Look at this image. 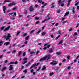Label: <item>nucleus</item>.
Instances as JSON below:
<instances>
[{
	"mask_svg": "<svg viewBox=\"0 0 79 79\" xmlns=\"http://www.w3.org/2000/svg\"><path fill=\"white\" fill-rule=\"evenodd\" d=\"M61 34V31L60 30H59L58 34Z\"/></svg>",
	"mask_w": 79,
	"mask_h": 79,
	"instance_id": "27",
	"label": "nucleus"
},
{
	"mask_svg": "<svg viewBox=\"0 0 79 79\" xmlns=\"http://www.w3.org/2000/svg\"><path fill=\"white\" fill-rule=\"evenodd\" d=\"M50 14H49L47 15V17H48V19H46L44 20H43V21L42 22V23H44L45 22V21H47V20H49L50 19Z\"/></svg>",
	"mask_w": 79,
	"mask_h": 79,
	"instance_id": "2",
	"label": "nucleus"
},
{
	"mask_svg": "<svg viewBox=\"0 0 79 79\" xmlns=\"http://www.w3.org/2000/svg\"><path fill=\"white\" fill-rule=\"evenodd\" d=\"M56 61H53V62H51L50 63V64H52V65H56V64H57V63L56 62ZM56 62V63H55Z\"/></svg>",
	"mask_w": 79,
	"mask_h": 79,
	"instance_id": "6",
	"label": "nucleus"
},
{
	"mask_svg": "<svg viewBox=\"0 0 79 79\" xmlns=\"http://www.w3.org/2000/svg\"><path fill=\"white\" fill-rule=\"evenodd\" d=\"M30 53V54H33V53H34V51H31Z\"/></svg>",
	"mask_w": 79,
	"mask_h": 79,
	"instance_id": "42",
	"label": "nucleus"
},
{
	"mask_svg": "<svg viewBox=\"0 0 79 79\" xmlns=\"http://www.w3.org/2000/svg\"><path fill=\"white\" fill-rule=\"evenodd\" d=\"M3 41H2V40L0 41V46H2L3 45Z\"/></svg>",
	"mask_w": 79,
	"mask_h": 79,
	"instance_id": "20",
	"label": "nucleus"
},
{
	"mask_svg": "<svg viewBox=\"0 0 79 79\" xmlns=\"http://www.w3.org/2000/svg\"><path fill=\"white\" fill-rule=\"evenodd\" d=\"M14 71H15L14 70H13L12 71L10 72V74H13V73H14Z\"/></svg>",
	"mask_w": 79,
	"mask_h": 79,
	"instance_id": "46",
	"label": "nucleus"
},
{
	"mask_svg": "<svg viewBox=\"0 0 79 79\" xmlns=\"http://www.w3.org/2000/svg\"><path fill=\"white\" fill-rule=\"evenodd\" d=\"M55 8V6L52 5L51 7V8Z\"/></svg>",
	"mask_w": 79,
	"mask_h": 79,
	"instance_id": "52",
	"label": "nucleus"
},
{
	"mask_svg": "<svg viewBox=\"0 0 79 79\" xmlns=\"http://www.w3.org/2000/svg\"><path fill=\"white\" fill-rule=\"evenodd\" d=\"M29 10L30 12H33V11H34V9L33 8V6H31L29 7Z\"/></svg>",
	"mask_w": 79,
	"mask_h": 79,
	"instance_id": "4",
	"label": "nucleus"
},
{
	"mask_svg": "<svg viewBox=\"0 0 79 79\" xmlns=\"http://www.w3.org/2000/svg\"><path fill=\"white\" fill-rule=\"evenodd\" d=\"M4 45H10V42H5L4 43Z\"/></svg>",
	"mask_w": 79,
	"mask_h": 79,
	"instance_id": "13",
	"label": "nucleus"
},
{
	"mask_svg": "<svg viewBox=\"0 0 79 79\" xmlns=\"http://www.w3.org/2000/svg\"><path fill=\"white\" fill-rule=\"evenodd\" d=\"M23 56H26V52H24L23 53Z\"/></svg>",
	"mask_w": 79,
	"mask_h": 79,
	"instance_id": "36",
	"label": "nucleus"
},
{
	"mask_svg": "<svg viewBox=\"0 0 79 79\" xmlns=\"http://www.w3.org/2000/svg\"><path fill=\"white\" fill-rule=\"evenodd\" d=\"M20 32L19 31V32H17V35H16V36H18V35H19V34H20Z\"/></svg>",
	"mask_w": 79,
	"mask_h": 79,
	"instance_id": "48",
	"label": "nucleus"
},
{
	"mask_svg": "<svg viewBox=\"0 0 79 79\" xmlns=\"http://www.w3.org/2000/svg\"><path fill=\"white\" fill-rule=\"evenodd\" d=\"M34 32V30H32L30 32V34H32V33H33Z\"/></svg>",
	"mask_w": 79,
	"mask_h": 79,
	"instance_id": "49",
	"label": "nucleus"
},
{
	"mask_svg": "<svg viewBox=\"0 0 79 79\" xmlns=\"http://www.w3.org/2000/svg\"><path fill=\"white\" fill-rule=\"evenodd\" d=\"M49 74H50L49 76H52V75H53V74H54V73H53L52 72V73H50Z\"/></svg>",
	"mask_w": 79,
	"mask_h": 79,
	"instance_id": "29",
	"label": "nucleus"
},
{
	"mask_svg": "<svg viewBox=\"0 0 79 79\" xmlns=\"http://www.w3.org/2000/svg\"><path fill=\"white\" fill-rule=\"evenodd\" d=\"M29 36H27L25 38V41H27V40H29Z\"/></svg>",
	"mask_w": 79,
	"mask_h": 79,
	"instance_id": "19",
	"label": "nucleus"
},
{
	"mask_svg": "<svg viewBox=\"0 0 79 79\" xmlns=\"http://www.w3.org/2000/svg\"><path fill=\"white\" fill-rule=\"evenodd\" d=\"M39 64H40V63H39V62L37 63V64H34L32 66L30 67V69H32V68H34V67H35V66H38V65H39Z\"/></svg>",
	"mask_w": 79,
	"mask_h": 79,
	"instance_id": "3",
	"label": "nucleus"
},
{
	"mask_svg": "<svg viewBox=\"0 0 79 79\" xmlns=\"http://www.w3.org/2000/svg\"><path fill=\"white\" fill-rule=\"evenodd\" d=\"M27 10H26L25 11L24 14H27Z\"/></svg>",
	"mask_w": 79,
	"mask_h": 79,
	"instance_id": "58",
	"label": "nucleus"
},
{
	"mask_svg": "<svg viewBox=\"0 0 79 79\" xmlns=\"http://www.w3.org/2000/svg\"><path fill=\"white\" fill-rule=\"evenodd\" d=\"M51 37L52 38H53L54 37V36L53 35H51Z\"/></svg>",
	"mask_w": 79,
	"mask_h": 79,
	"instance_id": "63",
	"label": "nucleus"
},
{
	"mask_svg": "<svg viewBox=\"0 0 79 79\" xmlns=\"http://www.w3.org/2000/svg\"><path fill=\"white\" fill-rule=\"evenodd\" d=\"M72 12L73 13H75V11H74V10H72Z\"/></svg>",
	"mask_w": 79,
	"mask_h": 79,
	"instance_id": "61",
	"label": "nucleus"
},
{
	"mask_svg": "<svg viewBox=\"0 0 79 79\" xmlns=\"http://www.w3.org/2000/svg\"><path fill=\"white\" fill-rule=\"evenodd\" d=\"M67 59H69V58H70V56H69V55L67 57Z\"/></svg>",
	"mask_w": 79,
	"mask_h": 79,
	"instance_id": "55",
	"label": "nucleus"
},
{
	"mask_svg": "<svg viewBox=\"0 0 79 79\" xmlns=\"http://www.w3.org/2000/svg\"><path fill=\"white\" fill-rule=\"evenodd\" d=\"M79 25V23H78L77 24L76 26V28H77V27H78Z\"/></svg>",
	"mask_w": 79,
	"mask_h": 79,
	"instance_id": "54",
	"label": "nucleus"
},
{
	"mask_svg": "<svg viewBox=\"0 0 79 79\" xmlns=\"http://www.w3.org/2000/svg\"><path fill=\"white\" fill-rule=\"evenodd\" d=\"M27 61L24 60V62L23 63V64H25V63H27Z\"/></svg>",
	"mask_w": 79,
	"mask_h": 79,
	"instance_id": "38",
	"label": "nucleus"
},
{
	"mask_svg": "<svg viewBox=\"0 0 79 79\" xmlns=\"http://www.w3.org/2000/svg\"><path fill=\"white\" fill-rule=\"evenodd\" d=\"M27 41H25L24 42V44H27Z\"/></svg>",
	"mask_w": 79,
	"mask_h": 79,
	"instance_id": "51",
	"label": "nucleus"
},
{
	"mask_svg": "<svg viewBox=\"0 0 79 79\" xmlns=\"http://www.w3.org/2000/svg\"><path fill=\"white\" fill-rule=\"evenodd\" d=\"M4 2H11V1H8V0H5L4 1Z\"/></svg>",
	"mask_w": 79,
	"mask_h": 79,
	"instance_id": "40",
	"label": "nucleus"
},
{
	"mask_svg": "<svg viewBox=\"0 0 79 79\" xmlns=\"http://www.w3.org/2000/svg\"><path fill=\"white\" fill-rule=\"evenodd\" d=\"M61 12V10H58L57 11V13H60Z\"/></svg>",
	"mask_w": 79,
	"mask_h": 79,
	"instance_id": "32",
	"label": "nucleus"
},
{
	"mask_svg": "<svg viewBox=\"0 0 79 79\" xmlns=\"http://www.w3.org/2000/svg\"><path fill=\"white\" fill-rule=\"evenodd\" d=\"M40 68H41V67H40L38 68V69L36 71H39L40 69Z\"/></svg>",
	"mask_w": 79,
	"mask_h": 79,
	"instance_id": "39",
	"label": "nucleus"
},
{
	"mask_svg": "<svg viewBox=\"0 0 79 79\" xmlns=\"http://www.w3.org/2000/svg\"><path fill=\"white\" fill-rule=\"evenodd\" d=\"M27 33H24L23 35V37H25V36H26V35H27Z\"/></svg>",
	"mask_w": 79,
	"mask_h": 79,
	"instance_id": "33",
	"label": "nucleus"
},
{
	"mask_svg": "<svg viewBox=\"0 0 79 79\" xmlns=\"http://www.w3.org/2000/svg\"><path fill=\"white\" fill-rule=\"evenodd\" d=\"M16 5V3L15 2H13L12 3H10V4L8 5V6H13V5Z\"/></svg>",
	"mask_w": 79,
	"mask_h": 79,
	"instance_id": "8",
	"label": "nucleus"
},
{
	"mask_svg": "<svg viewBox=\"0 0 79 79\" xmlns=\"http://www.w3.org/2000/svg\"><path fill=\"white\" fill-rule=\"evenodd\" d=\"M10 28V26H8L7 28H6L3 30V32H6V31H8Z\"/></svg>",
	"mask_w": 79,
	"mask_h": 79,
	"instance_id": "5",
	"label": "nucleus"
},
{
	"mask_svg": "<svg viewBox=\"0 0 79 79\" xmlns=\"http://www.w3.org/2000/svg\"><path fill=\"white\" fill-rule=\"evenodd\" d=\"M50 55H48L47 56H46L44 58H46V59H47V58H48L47 59V60H48V59H50Z\"/></svg>",
	"mask_w": 79,
	"mask_h": 79,
	"instance_id": "12",
	"label": "nucleus"
},
{
	"mask_svg": "<svg viewBox=\"0 0 79 79\" xmlns=\"http://www.w3.org/2000/svg\"><path fill=\"white\" fill-rule=\"evenodd\" d=\"M30 72L31 73H33V75H35V72H34V70L33 69H31L30 71Z\"/></svg>",
	"mask_w": 79,
	"mask_h": 79,
	"instance_id": "10",
	"label": "nucleus"
},
{
	"mask_svg": "<svg viewBox=\"0 0 79 79\" xmlns=\"http://www.w3.org/2000/svg\"><path fill=\"white\" fill-rule=\"evenodd\" d=\"M71 0H68V2L67 3V6H69V5H70V3H71Z\"/></svg>",
	"mask_w": 79,
	"mask_h": 79,
	"instance_id": "16",
	"label": "nucleus"
},
{
	"mask_svg": "<svg viewBox=\"0 0 79 79\" xmlns=\"http://www.w3.org/2000/svg\"><path fill=\"white\" fill-rule=\"evenodd\" d=\"M23 72H24V73H27V70H25L23 71Z\"/></svg>",
	"mask_w": 79,
	"mask_h": 79,
	"instance_id": "60",
	"label": "nucleus"
},
{
	"mask_svg": "<svg viewBox=\"0 0 79 79\" xmlns=\"http://www.w3.org/2000/svg\"><path fill=\"white\" fill-rule=\"evenodd\" d=\"M5 27H5V26H3V27H2L1 28V31H2V30H3V29H5Z\"/></svg>",
	"mask_w": 79,
	"mask_h": 79,
	"instance_id": "22",
	"label": "nucleus"
},
{
	"mask_svg": "<svg viewBox=\"0 0 79 79\" xmlns=\"http://www.w3.org/2000/svg\"><path fill=\"white\" fill-rule=\"evenodd\" d=\"M45 34H46V33L44 32L41 33V34L42 36H44V35H45Z\"/></svg>",
	"mask_w": 79,
	"mask_h": 79,
	"instance_id": "25",
	"label": "nucleus"
},
{
	"mask_svg": "<svg viewBox=\"0 0 79 79\" xmlns=\"http://www.w3.org/2000/svg\"><path fill=\"white\" fill-rule=\"evenodd\" d=\"M6 10V7L5 6L3 7V11L4 13H6V11H5Z\"/></svg>",
	"mask_w": 79,
	"mask_h": 79,
	"instance_id": "11",
	"label": "nucleus"
},
{
	"mask_svg": "<svg viewBox=\"0 0 79 79\" xmlns=\"http://www.w3.org/2000/svg\"><path fill=\"white\" fill-rule=\"evenodd\" d=\"M79 2H77V3L75 4V5L76 6V5H79Z\"/></svg>",
	"mask_w": 79,
	"mask_h": 79,
	"instance_id": "59",
	"label": "nucleus"
},
{
	"mask_svg": "<svg viewBox=\"0 0 79 79\" xmlns=\"http://www.w3.org/2000/svg\"><path fill=\"white\" fill-rule=\"evenodd\" d=\"M74 35V36H76V35H77V32H75Z\"/></svg>",
	"mask_w": 79,
	"mask_h": 79,
	"instance_id": "45",
	"label": "nucleus"
},
{
	"mask_svg": "<svg viewBox=\"0 0 79 79\" xmlns=\"http://www.w3.org/2000/svg\"><path fill=\"white\" fill-rule=\"evenodd\" d=\"M14 64V62H11L10 63L8 64V65H10V64Z\"/></svg>",
	"mask_w": 79,
	"mask_h": 79,
	"instance_id": "31",
	"label": "nucleus"
},
{
	"mask_svg": "<svg viewBox=\"0 0 79 79\" xmlns=\"http://www.w3.org/2000/svg\"><path fill=\"white\" fill-rule=\"evenodd\" d=\"M27 60V58H24L23 59V61H24V60Z\"/></svg>",
	"mask_w": 79,
	"mask_h": 79,
	"instance_id": "53",
	"label": "nucleus"
},
{
	"mask_svg": "<svg viewBox=\"0 0 79 79\" xmlns=\"http://www.w3.org/2000/svg\"><path fill=\"white\" fill-rule=\"evenodd\" d=\"M7 62H8V60H6L4 61L5 63H7Z\"/></svg>",
	"mask_w": 79,
	"mask_h": 79,
	"instance_id": "57",
	"label": "nucleus"
},
{
	"mask_svg": "<svg viewBox=\"0 0 79 79\" xmlns=\"http://www.w3.org/2000/svg\"><path fill=\"white\" fill-rule=\"evenodd\" d=\"M46 58V57H43L42 58L40 59L39 60V61H44V60H45Z\"/></svg>",
	"mask_w": 79,
	"mask_h": 79,
	"instance_id": "9",
	"label": "nucleus"
},
{
	"mask_svg": "<svg viewBox=\"0 0 79 79\" xmlns=\"http://www.w3.org/2000/svg\"><path fill=\"white\" fill-rule=\"evenodd\" d=\"M39 21H38L36 22L35 24H39Z\"/></svg>",
	"mask_w": 79,
	"mask_h": 79,
	"instance_id": "37",
	"label": "nucleus"
},
{
	"mask_svg": "<svg viewBox=\"0 0 79 79\" xmlns=\"http://www.w3.org/2000/svg\"><path fill=\"white\" fill-rule=\"evenodd\" d=\"M14 64H18V62L17 61H15V62H14Z\"/></svg>",
	"mask_w": 79,
	"mask_h": 79,
	"instance_id": "43",
	"label": "nucleus"
},
{
	"mask_svg": "<svg viewBox=\"0 0 79 79\" xmlns=\"http://www.w3.org/2000/svg\"><path fill=\"white\" fill-rule=\"evenodd\" d=\"M74 18H77V15H74L73 16Z\"/></svg>",
	"mask_w": 79,
	"mask_h": 79,
	"instance_id": "64",
	"label": "nucleus"
},
{
	"mask_svg": "<svg viewBox=\"0 0 79 79\" xmlns=\"http://www.w3.org/2000/svg\"><path fill=\"white\" fill-rule=\"evenodd\" d=\"M35 19H36V20H38V19H39V17H36L35 18Z\"/></svg>",
	"mask_w": 79,
	"mask_h": 79,
	"instance_id": "50",
	"label": "nucleus"
},
{
	"mask_svg": "<svg viewBox=\"0 0 79 79\" xmlns=\"http://www.w3.org/2000/svg\"><path fill=\"white\" fill-rule=\"evenodd\" d=\"M18 53H19L18 54V56H20V55H21V53H22L21 51H20Z\"/></svg>",
	"mask_w": 79,
	"mask_h": 79,
	"instance_id": "21",
	"label": "nucleus"
},
{
	"mask_svg": "<svg viewBox=\"0 0 79 79\" xmlns=\"http://www.w3.org/2000/svg\"><path fill=\"white\" fill-rule=\"evenodd\" d=\"M71 68V67L70 66H68L67 68L68 69H69Z\"/></svg>",
	"mask_w": 79,
	"mask_h": 79,
	"instance_id": "56",
	"label": "nucleus"
},
{
	"mask_svg": "<svg viewBox=\"0 0 79 79\" xmlns=\"http://www.w3.org/2000/svg\"><path fill=\"white\" fill-rule=\"evenodd\" d=\"M10 69H9V71H11L13 70V65H10L9 67Z\"/></svg>",
	"mask_w": 79,
	"mask_h": 79,
	"instance_id": "7",
	"label": "nucleus"
},
{
	"mask_svg": "<svg viewBox=\"0 0 79 79\" xmlns=\"http://www.w3.org/2000/svg\"><path fill=\"white\" fill-rule=\"evenodd\" d=\"M11 34H8L7 35V36H6V35H5L3 37L4 39H6V40H9V41H10L11 40H10V37H11Z\"/></svg>",
	"mask_w": 79,
	"mask_h": 79,
	"instance_id": "1",
	"label": "nucleus"
},
{
	"mask_svg": "<svg viewBox=\"0 0 79 79\" xmlns=\"http://www.w3.org/2000/svg\"><path fill=\"white\" fill-rule=\"evenodd\" d=\"M46 67L45 66V65L43 66V68H42V71H44L45 70H46Z\"/></svg>",
	"mask_w": 79,
	"mask_h": 79,
	"instance_id": "14",
	"label": "nucleus"
},
{
	"mask_svg": "<svg viewBox=\"0 0 79 79\" xmlns=\"http://www.w3.org/2000/svg\"><path fill=\"white\" fill-rule=\"evenodd\" d=\"M52 48H51L50 49L49 52H48V53H52V52H53V50H52Z\"/></svg>",
	"mask_w": 79,
	"mask_h": 79,
	"instance_id": "15",
	"label": "nucleus"
},
{
	"mask_svg": "<svg viewBox=\"0 0 79 79\" xmlns=\"http://www.w3.org/2000/svg\"><path fill=\"white\" fill-rule=\"evenodd\" d=\"M13 13H9L7 14V15H8V16H11V15H13Z\"/></svg>",
	"mask_w": 79,
	"mask_h": 79,
	"instance_id": "28",
	"label": "nucleus"
},
{
	"mask_svg": "<svg viewBox=\"0 0 79 79\" xmlns=\"http://www.w3.org/2000/svg\"><path fill=\"white\" fill-rule=\"evenodd\" d=\"M58 3L59 4H61V0H59L58 1Z\"/></svg>",
	"mask_w": 79,
	"mask_h": 79,
	"instance_id": "34",
	"label": "nucleus"
},
{
	"mask_svg": "<svg viewBox=\"0 0 79 79\" xmlns=\"http://www.w3.org/2000/svg\"><path fill=\"white\" fill-rule=\"evenodd\" d=\"M60 37V35H59L57 37H56V40H57Z\"/></svg>",
	"mask_w": 79,
	"mask_h": 79,
	"instance_id": "35",
	"label": "nucleus"
},
{
	"mask_svg": "<svg viewBox=\"0 0 79 79\" xmlns=\"http://www.w3.org/2000/svg\"><path fill=\"white\" fill-rule=\"evenodd\" d=\"M47 48V47H44L43 48L44 50H46Z\"/></svg>",
	"mask_w": 79,
	"mask_h": 79,
	"instance_id": "41",
	"label": "nucleus"
},
{
	"mask_svg": "<svg viewBox=\"0 0 79 79\" xmlns=\"http://www.w3.org/2000/svg\"><path fill=\"white\" fill-rule=\"evenodd\" d=\"M41 32V30H40L37 32V34H39Z\"/></svg>",
	"mask_w": 79,
	"mask_h": 79,
	"instance_id": "44",
	"label": "nucleus"
},
{
	"mask_svg": "<svg viewBox=\"0 0 79 79\" xmlns=\"http://www.w3.org/2000/svg\"><path fill=\"white\" fill-rule=\"evenodd\" d=\"M61 53L60 52H56V54L57 55H61Z\"/></svg>",
	"mask_w": 79,
	"mask_h": 79,
	"instance_id": "17",
	"label": "nucleus"
},
{
	"mask_svg": "<svg viewBox=\"0 0 79 79\" xmlns=\"http://www.w3.org/2000/svg\"><path fill=\"white\" fill-rule=\"evenodd\" d=\"M69 12H66L64 15V16H67V15H68L69 14Z\"/></svg>",
	"mask_w": 79,
	"mask_h": 79,
	"instance_id": "26",
	"label": "nucleus"
},
{
	"mask_svg": "<svg viewBox=\"0 0 79 79\" xmlns=\"http://www.w3.org/2000/svg\"><path fill=\"white\" fill-rule=\"evenodd\" d=\"M31 64V62H29L26 65V67H28Z\"/></svg>",
	"mask_w": 79,
	"mask_h": 79,
	"instance_id": "23",
	"label": "nucleus"
},
{
	"mask_svg": "<svg viewBox=\"0 0 79 79\" xmlns=\"http://www.w3.org/2000/svg\"><path fill=\"white\" fill-rule=\"evenodd\" d=\"M3 57V55H0V59L2 58Z\"/></svg>",
	"mask_w": 79,
	"mask_h": 79,
	"instance_id": "62",
	"label": "nucleus"
},
{
	"mask_svg": "<svg viewBox=\"0 0 79 79\" xmlns=\"http://www.w3.org/2000/svg\"><path fill=\"white\" fill-rule=\"evenodd\" d=\"M63 43V40H61L58 43V45H60V44H61Z\"/></svg>",
	"mask_w": 79,
	"mask_h": 79,
	"instance_id": "24",
	"label": "nucleus"
},
{
	"mask_svg": "<svg viewBox=\"0 0 79 79\" xmlns=\"http://www.w3.org/2000/svg\"><path fill=\"white\" fill-rule=\"evenodd\" d=\"M16 9H17V8L15 7L12 9V10H16Z\"/></svg>",
	"mask_w": 79,
	"mask_h": 79,
	"instance_id": "47",
	"label": "nucleus"
},
{
	"mask_svg": "<svg viewBox=\"0 0 79 79\" xmlns=\"http://www.w3.org/2000/svg\"><path fill=\"white\" fill-rule=\"evenodd\" d=\"M7 68V67H4L2 68V69L1 71L3 72L4 70H6V69Z\"/></svg>",
	"mask_w": 79,
	"mask_h": 79,
	"instance_id": "18",
	"label": "nucleus"
},
{
	"mask_svg": "<svg viewBox=\"0 0 79 79\" xmlns=\"http://www.w3.org/2000/svg\"><path fill=\"white\" fill-rule=\"evenodd\" d=\"M16 50H14L12 51V53H16Z\"/></svg>",
	"mask_w": 79,
	"mask_h": 79,
	"instance_id": "30",
	"label": "nucleus"
}]
</instances>
